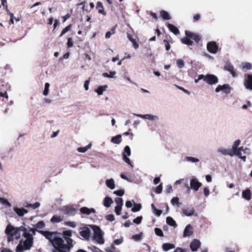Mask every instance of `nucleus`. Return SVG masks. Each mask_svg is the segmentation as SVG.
I'll return each instance as SVG.
<instances>
[{
	"mask_svg": "<svg viewBox=\"0 0 252 252\" xmlns=\"http://www.w3.org/2000/svg\"><path fill=\"white\" fill-rule=\"evenodd\" d=\"M184 161H187L191 163H195L199 162L200 160L198 158L190 157V156H185L184 157Z\"/></svg>",
	"mask_w": 252,
	"mask_h": 252,
	"instance_id": "21",
	"label": "nucleus"
},
{
	"mask_svg": "<svg viewBox=\"0 0 252 252\" xmlns=\"http://www.w3.org/2000/svg\"><path fill=\"white\" fill-rule=\"evenodd\" d=\"M121 135H117L116 136L112 137L111 141L114 144H119L121 142Z\"/></svg>",
	"mask_w": 252,
	"mask_h": 252,
	"instance_id": "30",
	"label": "nucleus"
},
{
	"mask_svg": "<svg viewBox=\"0 0 252 252\" xmlns=\"http://www.w3.org/2000/svg\"><path fill=\"white\" fill-rule=\"evenodd\" d=\"M193 233V228L191 224H188L184 229L183 237H187L190 236Z\"/></svg>",
	"mask_w": 252,
	"mask_h": 252,
	"instance_id": "14",
	"label": "nucleus"
},
{
	"mask_svg": "<svg viewBox=\"0 0 252 252\" xmlns=\"http://www.w3.org/2000/svg\"><path fill=\"white\" fill-rule=\"evenodd\" d=\"M25 250L24 249V248L22 246V241H21L20 243L18 245L16 249V252H23V251Z\"/></svg>",
	"mask_w": 252,
	"mask_h": 252,
	"instance_id": "50",
	"label": "nucleus"
},
{
	"mask_svg": "<svg viewBox=\"0 0 252 252\" xmlns=\"http://www.w3.org/2000/svg\"><path fill=\"white\" fill-rule=\"evenodd\" d=\"M124 161L126 162L128 165H129L131 168H133V166L131 162L130 159L128 158V156H126V155H124L123 157Z\"/></svg>",
	"mask_w": 252,
	"mask_h": 252,
	"instance_id": "46",
	"label": "nucleus"
},
{
	"mask_svg": "<svg viewBox=\"0 0 252 252\" xmlns=\"http://www.w3.org/2000/svg\"><path fill=\"white\" fill-rule=\"evenodd\" d=\"M185 33L187 36H188L190 38L194 40L196 43H198L201 39L200 36L194 33L189 31H186Z\"/></svg>",
	"mask_w": 252,
	"mask_h": 252,
	"instance_id": "17",
	"label": "nucleus"
},
{
	"mask_svg": "<svg viewBox=\"0 0 252 252\" xmlns=\"http://www.w3.org/2000/svg\"><path fill=\"white\" fill-rule=\"evenodd\" d=\"M14 212L20 217L23 216L25 214L28 213V210L24 208H20L17 207H15L13 208Z\"/></svg>",
	"mask_w": 252,
	"mask_h": 252,
	"instance_id": "19",
	"label": "nucleus"
},
{
	"mask_svg": "<svg viewBox=\"0 0 252 252\" xmlns=\"http://www.w3.org/2000/svg\"><path fill=\"white\" fill-rule=\"evenodd\" d=\"M175 248V246L174 244L169 243H163L162 245V249L164 252H167L170 250L174 249Z\"/></svg>",
	"mask_w": 252,
	"mask_h": 252,
	"instance_id": "22",
	"label": "nucleus"
},
{
	"mask_svg": "<svg viewBox=\"0 0 252 252\" xmlns=\"http://www.w3.org/2000/svg\"><path fill=\"white\" fill-rule=\"evenodd\" d=\"M172 187L170 185H168L166 187V188L165 189V192L168 194L169 193H171L172 191Z\"/></svg>",
	"mask_w": 252,
	"mask_h": 252,
	"instance_id": "56",
	"label": "nucleus"
},
{
	"mask_svg": "<svg viewBox=\"0 0 252 252\" xmlns=\"http://www.w3.org/2000/svg\"><path fill=\"white\" fill-rule=\"evenodd\" d=\"M142 219V216H138L133 220V222L136 224H139L141 222Z\"/></svg>",
	"mask_w": 252,
	"mask_h": 252,
	"instance_id": "54",
	"label": "nucleus"
},
{
	"mask_svg": "<svg viewBox=\"0 0 252 252\" xmlns=\"http://www.w3.org/2000/svg\"><path fill=\"white\" fill-rule=\"evenodd\" d=\"M252 193L251 190L247 189L242 192V197L247 200H250L251 198Z\"/></svg>",
	"mask_w": 252,
	"mask_h": 252,
	"instance_id": "24",
	"label": "nucleus"
},
{
	"mask_svg": "<svg viewBox=\"0 0 252 252\" xmlns=\"http://www.w3.org/2000/svg\"><path fill=\"white\" fill-rule=\"evenodd\" d=\"M181 41L183 43L189 46H191L193 44V41L190 40V38L188 36L181 39Z\"/></svg>",
	"mask_w": 252,
	"mask_h": 252,
	"instance_id": "32",
	"label": "nucleus"
},
{
	"mask_svg": "<svg viewBox=\"0 0 252 252\" xmlns=\"http://www.w3.org/2000/svg\"><path fill=\"white\" fill-rule=\"evenodd\" d=\"M122 207L116 206L115 208V211L117 215L119 216L121 214Z\"/></svg>",
	"mask_w": 252,
	"mask_h": 252,
	"instance_id": "58",
	"label": "nucleus"
},
{
	"mask_svg": "<svg viewBox=\"0 0 252 252\" xmlns=\"http://www.w3.org/2000/svg\"><path fill=\"white\" fill-rule=\"evenodd\" d=\"M107 85H103L99 86L95 91V92L98 95H102L103 94V92H104L106 89L107 88Z\"/></svg>",
	"mask_w": 252,
	"mask_h": 252,
	"instance_id": "29",
	"label": "nucleus"
},
{
	"mask_svg": "<svg viewBox=\"0 0 252 252\" xmlns=\"http://www.w3.org/2000/svg\"><path fill=\"white\" fill-rule=\"evenodd\" d=\"M123 242V238L121 237L120 239H115L114 241V243L116 245H119L122 244Z\"/></svg>",
	"mask_w": 252,
	"mask_h": 252,
	"instance_id": "61",
	"label": "nucleus"
},
{
	"mask_svg": "<svg viewBox=\"0 0 252 252\" xmlns=\"http://www.w3.org/2000/svg\"><path fill=\"white\" fill-rule=\"evenodd\" d=\"M166 223L171 226H173L174 227H177V225L176 222V221L173 220V219L171 217H167L166 219Z\"/></svg>",
	"mask_w": 252,
	"mask_h": 252,
	"instance_id": "28",
	"label": "nucleus"
},
{
	"mask_svg": "<svg viewBox=\"0 0 252 252\" xmlns=\"http://www.w3.org/2000/svg\"><path fill=\"white\" fill-rule=\"evenodd\" d=\"M219 47L215 41H210L207 44V50L212 53L216 54L218 52Z\"/></svg>",
	"mask_w": 252,
	"mask_h": 252,
	"instance_id": "8",
	"label": "nucleus"
},
{
	"mask_svg": "<svg viewBox=\"0 0 252 252\" xmlns=\"http://www.w3.org/2000/svg\"><path fill=\"white\" fill-rule=\"evenodd\" d=\"M80 212L81 214L89 215L91 213H94L95 210L94 208H89L87 207H83L80 209Z\"/></svg>",
	"mask_w": 252,
	"mask_h": 252,
	"instance_id": "18",
	"label": "nucleus"
},
{
	"mask_svg": "<svg viewBox=\"0 0 252 252\" xmlns=\"http://www.w3.org/2000/svg\"><path fill=\"white\" fill-rule=\"evenodd\" d=\"M90 227L94 231L93 238L97 243L103 244L104 240L103 237V232L100 227L97 225H91Z\"/></svg>",
	"mask_w": 252,
	"mask_h": 252,
	"instance_id": "4",
	"label": "nucleus"
},
{
	"mask_svg": "<svg viewBox=\"0 0 252 252\" xmlns=\"http://www.w3.org/2000/svg\"><path fill=\"white\" fill-rule=\"evenodd\" d=\"M45 226V224L43 220H40L38 221L37 223H36L34 225V228H32V229H34L35 232L37 231L38 233V231H40L39 229L43 228Z\"/></svg>",
	"mask_w": 252,
	"mask_h": 252,
	"instance_id": "23",
	"label": "nucleus"
},
{
	"mask_svg": "<svg viewBox=\"0 0 252 252\" xmlns=\"http://www.w3.org/2000/svg\"><path fill=\"white\" fill-rule=\"evenodd\" d=\"M62 211L65 215L73 216L75 214L77 209L72 206H67L63 207Z\"/></svg>",
	"mask_w": 252,
	"mask_h": 252,
	"instance_id": "9",
	"label": "nucleus"
},
{
	"mask_svg": "<svg viewBox=\"0 0 252 252\" xmlns=\"http://www.w3.org/2000/svg\"><path fill=\"white\" fill-rule=\"evenodd\" d=\"M40 206V203L38 202H36L33 204L28 203L25 205L26 208H32L33 209L38 208Z\"/></svg>",
	"mask_w": 252,
	"mask_h": 252,
	"instance_id": "36",
	"label": "nucleus"
},
{
	"mask_svg": "<svg viewBox=\"0 0 252 252\" xmlns=\"http://www.w3.org/2000/svg\"><path fill=\"white\" fill-rule=\"evenodd\" d=\"M63 220V219L60 216L54 215L51 219V221L53 223H59Z\"/></svg>",
	"mask_w": 252,
	"mask_h": 252,
	"instance_id": "33",
	"label": "nucleus"
},
{
	"mask_svg": "<svg viewBox=\"0 0 252 252\" xmlns=\"http://www.w3.org/2000/svg\"><path fill=\"white\" fill-rule=\"evenodd\" d=\"M231 89V87L229 84H225L223 85H219L215 89V92L218 93L222 91L223 93L227 94L230 93Z\"/></svg>",
	"mask_w": 252,
	"mask_h": 252,
	"instance_id": "6",
	"label": "nucleus"
},
{
	"mask_svg": "<svg viewBox=\"0 0 252 252\" xmlns=\"http://www.w3.org/2000/svg\"><path fill=\"white\" fill-rule=\"evenodd\" d=\"M155 234L157 236H158L160 237H163L164 236L163 231L160 228H157V227L155 228Z\"/></svg>",
	"mask_w": 252,
	"mask_h": 252,
	"instance_id": "49",
	"label": "nucleus"
},
{
	"mask_svg": "<svg viewBox=\"0 0 252 252\" xmlns=\"http://www.w3.org/2000/svg\"><path fill=\"white\" fill-rule=\"evenodd\" d=\"M162 190V186L161 184H159L156 189L155 192L158 193L159 194L161 193Z\"/></svg>",
	"mask_w": 252,
	"mask_h": 252,
	"instance_id": "59",
	"label": "nucleus"
},
{
	"mask_svg": "<svg viewBox=\"0 0 252 252\" xmlns=\"http://www.w3.org/2000/svg\"><path fill=\"white\" fill-rule=\"evenodd\" d=\"M174 252H187V251L183 248L177 247L175 249Z\"/></svg>",
	"mask_w": 252,
	"mask_h": 252,
	"instance_id": "64",
	"label": "nucleus"
},
{
	"mask_svg": "<svg viewBox=\"0 0 252 252\" xmlns=\"http://www.w3.org/2000/svg\"><path fill=\"white\" fill-rule=\"evenodd\" d=\"M163 42L164 43L166 50L168 51L170 48V46L169 42L166 39H164Z\"/></svg>",
	"mask_w": 252,
	"mask_h": 252,
	"instance_id": "63",
	"label": "nucleus"
},
{
	"mask_svg": "<svg viewBox=\"0 0 252 252\" xmlns=\"http://www.w3.org/2000/svg\"><path fill=\"white\" fill-rule=\"evenodd\" d=\"M151 207L153 211V213L155 214L158 217H159L161 215L162 213V211L161 210H158L156 208L154 204L151 205Z\"/></svg>",
	"mask_w": 252,
	"mask_h": 252,
	"instance_id": "35",
	"label": "nucleus"
},
{
	"mask_svg": "<svg viewBox=\"0 0 252 252\" xmlns=\"http://www.w3.org/2000/svg\"><path fill=\"white\" fill-rule=\"evenodd\" d=\"M167 27L171 32H173L176 35L180 33L178 29L176 26L171 24H168Z\"/></svg>",
	"mask_w": 252,
	"mask_h": 252,
	"instance_id": "26",
	"label": "nucleus"
},
{
	"mask_svg": "<svg viewBox=\"0 0 252 252\" xmlns=\"http://www.w3.org/2000/svg\"><path fill=\"white\" fill-rule=\"evenodd\" d=\"M179 198L177 197H173L171 200V203L172 205L173 206H177L178 207H179L181 205V204L179 203Z\"/></svg>",
	"mask_w": 252,
	"mask_h": 252,
	"instance_id": "40",
	"label": "nucleus"
},
{
	"mask_svg": "<svg viewBox=\"0 0 252 252\" xmlns=\"http://www.w3.org/2000/svg\"><path fill=\"white\" fill-rule=\"evenodd\" d=\"M65 224L72 228H75L76 226V223L74 221H67L65 222Z\"/></svg>",
	"mask_w": 252,
	"mask_h": 252,
	"instance_id": "60",
	"label": "nucleus"
},
{
	"mask_svg": "<svg viewBox=\"0 0 252 252\" xmlns=\"http://www.w3.org/2000/svg\"><path fill=\"white\" fill-rule=\"evenodd\" d=\"M205 82L210 85H215L219 82V79L217 76L212 74L206 75Z\"/></svg>",
	"mask_w": 252,
	"mask_h": 252,
	"instance_id": "5",
	"label": "nucleus"
},
{
	"mask_svg": "<svg viewBox=\"0 0 252 252\" xmlns=\"http://www.w3.org/2000/svg\"><path fill=\"white\" fill-rule=\"evenodd\" d=\"M217 152L220 153L223 156H229L233 157L234 154L233 153L232 150L231 149H226L223 147H220L217 149Z\"/></svg>",
	"mask_w": 252,
	"mask_h": 252,
	"instance_id": "12",
	"label": "nucleus"
},
{
	"mask_svg": "<svg viewBox=\"0 0 252 252\" xmlns=\"http://www.w3.org/2000/svg\"><path fill=\"white\" fill-rule=\"evenodd\" d=\"M51 243L53 249L52 252H69L73 247L72 231L64 230L63 233L57 231H38Z\"/></svg>",
	"mask_w": 252,
	"mask_h": 252,
	"instance_id": "1",
	"label": "nucleus"
},
{
	"mask_svg": "<svg viewBox=\"0 0 252 252\" xmlns=\"http://www.w3.org/2000/svg\"><path fill=\"white\" fill-rule=\"evenodd\" d=\"M182 212L184 215L187 217H190L191 216H197V214L195 212V210L192 207L184 208L182 210Z\"/></svg>",
	"mask_w": 252,
	"mask_h": 252,
	"instance_id": "15",
	"label": "nucleus"
},
{
	"mask_svg": "<svg viewBox=\"0 0 252 252\" xmlns=\"http://www.w3.org/2000/svg\"><path fill=\"white\" fill-rule=\"evenodd\" d=\"M242 150H243V147H241L239 148V150H237L236 151L233 152V153L234 154V155H235V156L238 157V158H240V157H241V156H242V153H243Z\"/></svg>",
	"mask_w": 252,
	"mask_h": 252,
	"instance_id": "42",
	"label": "nucleus"
},
{
	"mask_svg": "<svg viewBox=\"0 0 252 252\" xmlns=\"http://www.w3.org/2000/svg\"><path fill=\"white\" fill-rule=\"evenodd\" d=\"M113 203V200L111 198L108 196H106L104 198L103 200V205L106 207H110L111 205Z\"/></svg>",
	"mask_w": 252,
	"mask_h": 252,
	"instance_id": "27",
	"label": "nucleus"
},
{
	"mask_svg": "<svg viewBox=\"0 0 252 252\" xmlns=\"http://www.w3.org/2000/svg\"><path fill=\"white\" fill-rule=\"evenodd\" d=\"M105 219L108 221H113L115 220V217L113 214H109L106 216Z\"/></svg>",
	"mask_w": 252,
	"mask_h": 252,
	"instance_id": "55",
	"label": "nucleus"
},
{
	"mask_svg": "<svg viewBox=\"0 0 252 252\" xmlns=\"http://www.w3.org/2000/svg\"><path fill=\"white\" fill-rule=\"evenodd\" d=\"M136 115L139 118L149 120L153 121H156L158 120V119H159L158 116H155V115H153L151 114H145V115L136 114Z\"/></svg>",
	"mask_w": 252,
	"mask_h": 252,
	"instance_id": "16",
	"label": "nucleus"
},
{
	"mask_svg": "<svg viewBox=\"0 0 252 252\" xmlns=\"http://www.w3.org/2000/svg\"><path fill=\"white\" fill-rule=\"evenodd\" d=\"M113 193L114 194H116L117 196H122L124 195L125 193V190L124 189H121L118 190L114 191Z\"/></svg>",
	"mask_w": 252,
	"mask_h": 252,
	"instance_id": "51",
	"label": "nucleus"
},
{
	"mask_svg": "<svg viewBox=\"0 0 252 252\" xmlns=\"http://www.w3.org/2000/svg\"><path fill=\"white\" fill-rule=\"evenodd\" d=\"M73 41L71 37H69L67 39V45L68 48L72 47L73 46Z\"/></svg>",
	"mask_w": 252,
	"mask_h": 252,
	"instance_id": "62",
	"label": "nucleus"
},
{
	"mask_svg": "<svg viewBox=\"0 0 252 252\" xmlns=\"http://www.w3.org/2000/svg\"><path fill=\"white\" fill-rule=\"evenodd\" d=\"M116 74V71H111L109 72V73L107 72L103 73L102 76L104 77H107L109 78H115V75Z\"/></svg>",
	"mask_w": 252,
	"mask_h": 252,
	"instance_id": "34",
	"label": "nucleus"
},
{
	"mask_svg": "<svg viewBox=\"0 0 252 252\" xmlns=\"http://www.w3.org/2000/svg\"><path fill=\"white\" fill-rule=\"evenodd\" d=\"M71 27V25H69L68 26H66L65 28H64L63 31H62V32L60 34V36H62L63 35H64L65 33L68 32Z\"/></svg>",
	"mask_w": 252,
	"mask_h": 252,
	"instance_id": "52",
	"label": "nucleus"
},
{
	"mask_svg": "<svg viewBox=\"0 0 252 252\" xmlns=\"http://www.w3.org/2000/svg\"><path fill=\"white\" fill-rule=\"evenodd\" d=\"M115 201L117 204L116 206L122 207L123 205V200L122 198L117 197L115 199Z\"/></svg>",
	"mask_w": 252,
	"mask_h": 252,
	"instance_id": "47",
	"label": "nucleus"
},
{
	"mask_svg": "<svg viewBox=\"0 0 252 252\" xmlns=\"http://www.w3.org/2000/svg\"><path fill=\"white\" fill-rule=\"evenodd\" d=\"M201 246V242L199 240L194 239L190 244V249L192 252H196Z\"/></svg>",
	"mask_w": 252,
	"mask_h": 252,
	"instance_id": "13",
	"label": "nucleus"
},
{
	"mask_svg": "<svg viewBox=\"0 0 252 252\" xmlns=\"http://www.w3.org/2000/svg\"><path fill=\"white\" fill-rule=\"evenodd\" d=\"M176 64L179 68H182L185 66V62L182 59H178L177 60Z\"/></svg>",
	"mask_w": 252,
	"mask_h": 252,
	"instance_id": "48",
	"label": "nucleus"
},
{
	"mask_svg": "<svg viewBox=\"0 0 252 252\" xmlns=\"http://www.w3.org/2000/svg\"><path fill=\"white\" fill-rule=\"evenodd\" d=\"M141 209V205L140 204L134 203V206L131 209L132 212H137L139 211Z\"/></svg>",
	"mask_w": 252,
	"mask_h": 252,
	"instance_id": "43",
	"label": "nucleus"
},
{
	"mask_svg": "<svg viewBox=\"0 0 252 252\" xmlns=\"http://www.w3.org/2000/svg\"><path fill=\"white\" fill-rule=\"evenodd\" d=\"M244 80V86L247 89L252 90V74H247Z\"/></svg>",
	"mask_w": 252,
	"mask_h": 252,
	"instance_id": "11",
	"label": "nucleus"
},
{
	"mask_svg": "<svg viewBox=\"0 0 252 252\" xmlns=\"http://www.w3.org/2000/svg\"><path fill=\"white\" fill-rule=\"evenodd\" d=\"M0 202L8 207H10L11 206V204L5 198L0 197Z\"/></svg>",
	"mask_w": 252,
	"mask_h": 252,
	"instance_id": "41",
	"label": "nucleus"
},
{
	"mask_svg": "<svg viewBox=\"0 0 252 252\" xmlns=\"http://www.w3.org/2000/svg\"><path fill=\"white\" fill-rule=\"evenodd\" d=\"M127 37L128 40L132 42L133 47L135 49H137L139 47V44L136 42V39L133 38V35L129 33V32H127Z\"/></svg>",
	"mask_w": 252,
	"mask_h": 252,
	"instance_id": "20",
	"label": "nucleus"
},
{
	"mask_svg": "<svg viewBox=\"0 0 252 252\" xmlns=\"http://www.w3.org/2000/svg\"><path fill=\"white\" fill-rule=\"evenodd\" d=\"M143 233L140 232L139 234H135L132 236V239L135 241H139L142 239Z\"/></svg>",
	"mask_w": 252,
	"mask_h": 252,
	"instance_id": "44",
	"label": "nucleus"
},
{
	"mask_svg": "<svg viewBox=\"0 0 252 252\" xmlns=\"http://www.w3.org/2000/svg\"><path fill=\"white\" fill-rule=\"evenodd\" d=\"M233 68H234V67L230 63H227L224 66V69L228 71H232Z\"/></svg>",
	"mask_w": 252,
	"mask_h": 252,
	"instance_id": "57",
	"label": "nucleus"
},
{
	"mask_svg": "<svg viewBox=\"0 0 252 252\" xmlns=\"http://www.w3.org/2000/svg\"><path fill=\"white\" fill-rule=\"evenodd\" d=\"M105 184L106 186L111 189H113L115 188V181L112 178L107 179Z\"/></svg>",
	"mask_w": 252,
	"mask_h": 252,
	"instance_id": "25",
	"label": "nucleus"
},
{
	"mask_svg": "<svg viewBox=\"0 0 252 252\" xmlns=\"http://www.w3.org/2000/svg\"><path fill=\"white\" fill-rule=\"evenodd\" d=\"M26 230H30L32 231V232L35 235L34 229L30 228L29 226L22 225L18 227H14L11 224H8L5 229V233L6 234H16L17 231H25Z\"/></svg>",
	"mask_w": 252,
	"mask_h": 252,
	"instance_id": "3",
	"label": "nucleus"
},
{
	"mask_svg": "<svg viewBox=\"0 0 252 252\" xmlns=\"http://www.w3.org/2000/svg\"><path fill=\"white\" fill-rule=\"evenodd\" d=\"M80 235L85 240H88L90 239L91 231L89 227H83L79 232Z\"/></svg>",
	"mask_w": 252,
	"mask_h": 252,
	"instance_id": "10",
	"label": "nucleus"
},
{
	"mask_svg": "<svg viewBox=\"0 0 252 252\" xmlns=\"http://www.w3.org/2000/svg\"><path fill=\"white\" fill-rule=\"evenodd\" d=\"M160 16L165 20H170L171 17L168 12L165 10H161L160 11Z\"/></svg>",
	"mask_w": 252,
	"mask_h": 252,
	"instance_id": "31",
	"label": "nucleus"
},
{
	"mask_svg": "<svg viewBox=\"0 0 252 252\" xmlns=\"http://www.w3.org/2000/svg\"><path fill=\"white\" fill-rule=\"evenodd\" d=\"M22 235L26 239L23 242V245H22L24 249L26 250H30L33 245V235H34L32 232V231L30 230H26L23 231Z\"/></svg>",
	"mask_w": 252,
	"mask_h": 252,
	"instance_id": "2",
	"label": "nucleus"
},
{
	"mask_svg": "<svg viewBox=\"0 0 252 252\" xmlns=\"http://www.w3.org/2000/svg\"><path fill=\"white\" fill-rule=\"evenodd\" d=\"M241 141L239 139L236 140L234 142L231 150L232 152L236 151L237 150H239L238 146L240 145Z\"/></svg>",
	"mask_w": 252,
	"mask_h": 252,
	"instance_id": "37",
	"label": "nucleus"
},
{
	"mask_svg": "<svg viewBox=\"0 0 252 252\" xmlns=\"http://www.w3.org/2000/svg\"><path fill=\"white\" fill-rule=\"evenodd\" d=\"M91 144H89L88 145H87L86 147H79L77 149V151L80 153H85L88 150L91 148Z\"/></svg>",
	"mask_w": 252,
	"mask_h": 252,
	"instance_id": "39",
	"label": "nucleus"
},
{
	"mask_svg": "<svg viewBox=\"0 0 252 252\" xmlns=\"http://www.w3.org/2000/svg\"><path fill=\"white\" fill-rule=\"evenodd\" d=\"M202 186V183L198 181V180L195 178H192L190 180V188L195 191H197Z\"/></svg>",
	"mask_w": 252,
	"mask_h": 252,
	"instance_id": "7",
	"label": "nucleus"
},
{
	"mask_svg": "<svg viewBox=\"0 0 252 252\" xmlns=\"http://www.w3.org/2000/svg\"><path fill=\"white\" fill-rule=\"evenodd\" d=\"M50 87V84L48 82L45 83L44 86V90L43 94L45 96H47L49 94V88Z\"/></svg>",
	"mask_w": 252,
	"mask_h": 252,
	"instance_id": "45",
	"label": "nucleus"
},
{
	"mask_svg": "<svg viewBox=\"0 0 252 252\" xmlns=\"http://www.w3.org/2000/svg\"><path fill=\"white\" fill-rule=\"evenodd\" d=\"M243 68H246L247 69H251L252 68V65L250 63H242Z\"/></svg>",
	"mask_w": 252,
	"mask_h": 252,
	"instance_id": "53",
	"label": "nucleus"
},
{
	"mask_svg": "<svg viewBox=\"0 0 252 252\" xmlns=\"http://www.w3.org/2000/svg\"><path fill=\"white\" fill-rule=\"evenodd\" d=\"M123 157L124 155H126V156H130L131 155V150L129 146H126L124 148V150L123 152L122 153Z\"/></svg>",
	"mask_w": 252,
	"mask_h": 252,
	"instance_id": "38",
	"label": "nucleus"
}]
</instances>
